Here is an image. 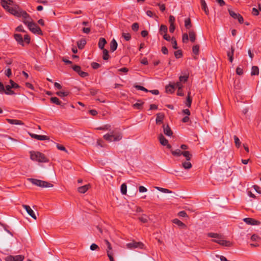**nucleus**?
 Returning <instances> with one entry per match:
<instances>
[{
	"instance_id": "obj_14",
	"label": "nucleus",
	"mask_w": 261,
	"mask_h": 261,
	"mask_svg": "<svg viewBox=\"0 0 261 261\" xmlns=\"http://www.w3.org/2000/svg\"><path fill=\"white\" fill-rule=\"evenodd\" d=\"M90 185L89 184L84 185L83 186L78 188L77 191L79 193L84 194L86 193L90 188Z\"/></svg>"
},
{
	"instance_id": "obj_23",
	"label": "nucleus",
	"mask_w": 261,
	"mask_h": 261,
	"mask_svg": "<svg viewBox=\"0 0 261 261\" xmlns=\"http://www.w3.org/2000/svg\"><path fill=\"white\" fill-rule=\"evenodd\" d=\"M189 38L192 42H194L196 40V34L193 30H190L189 32Z\"/></svg>"
},
{
	"instance_id": "obj_60",
	"label": "nucleus",
	"mask_w": 261,
	"mask_h": 261,
	"mask_svg": "<svg viewBox=\"0 0 261 261\" xmlns=\"http://www.w3.org/2000/svg\"><path fill=\"white\" fill-rule=\"evenodd\" d=\"M91 66L93 69H97L98 68L100 65L99 64L96 63V62H92L91 63Z\"/></svg>"
},
{
	"instance_id": "obj_24",
	"label": "nucleus",
	"mask_w": 261,
	"mask_h": 261,
	"mask_svg": "<svg viewBox=\"0 0 261 261\" xmlns=\"http://www.w3.org/2000/svg\"><path fill=\"white\" fill-rule=\"evenodd\" d=\"M107 254L108 257H109L110 261H115L114 258L113 257L114 255V251L113 250V249H111L110 250H107Z\"/></svg>"
},
{
	"instance_id": "obj_32",
	"label": "nucleus",
	"mask_w": 261,
	"mask_h": 261,
	"mask_svg": "<svg viewBox=\"0 0 261 261\" xmlns=\"http://www.w3.org/2000/svg\"><path fill=\"white\" fill-rule=\"evenodd\" d=\"M97 130H111V125L110 124H106L102 126H100L96 128Z\"/></svg>"
},
{
	"instance_id": "obj_16",
	"label": "nucleus",
	"mask_w": 261,
	"mask_h": 261,
	"mask_svg": "<svg viewBox=\"0 0 261 261\" xmlns=\"http://www.w3.org/2000/svg\"><path fill=\"white\" fill-rule=\"evenodd\" d=\"M220 245L225 247H230L231 246L232 244L229 241L224 240L223 239V237L222 238L220 242L219 243Z\"/></svg>"
},
{
	"instance_id": "obj_55",
	"label": "nucleus",
	"mask_w": 261,
	"mask_h": 261,
	"mask_svg": "<svg viewBox=\"0 0 261 261\" xmlns=\"http://www.w3.org/2000/svg\"><path fill=\"white\" fill-rule=\"evenodd\" d=\"M236 73L238 75H241L243 74V68L241 67H238L236 69Z\"/></svg>"
},
{
	"instance_id": "obj_48",
	"label": "nucleus",
	"mask_w": 261,
	"mask_h": 261,
	"mask_svg": "<svg viewBox=\"0 0 261 261\" xmlns=\"http://www.w3.org/2000/svg\"><path fill=\"white\" fill-rule=\"evenodd\" d=\"M171 42H172L173 48L175 49H177V42H176V39H175V38L174 37H172L171 38Z\"/></svg>"
},
{
	"instance_id": "obj_37",
	"label": "nucleus",
	"mask_w": 261,
	"mask_h": 261,
	"mask_svg": "<svg viewBox=\"0 0 261 261\" xmlns=\"http://www.w3.org/2000/svg\"><path fill=\"white\" fill-rule=\"evenodd\" d=\"M24 257L22 255L13 256V261H23Z\"/></svg>"
},
{
	"instance_id": "obj_17",
	"label": "nucleus",
	"mask_w": 261,
	"mask_h": 261,
	"mask_svg": "<svg viewBox=\"0 0 261 261\" xmlns=\"http://www.w3.org/2000/svg\"><path fill=\"white\" fill-rule=\"evenodd\" d=\"M159 139L160 143L163 145L166 146L168 143V141L164 137L162 134H160L159 136Z\"/></svg>"
},
{
	"instance_id": "obj_57",
	"label": "nucleus",
	"mask_w": 261,
	"mask_h": 261,
	"mask_svg": "<svg viewBox=\"0 0 261 261\" xmlns=\"http://www.w3.org/2000/svg\"><path fill=\"white\" fill-rule=\"evenodd\" d=\"M139 24L137 22H135L132 24V29L134 31H137L139 29Z\"/></svg>"
},
{
	"instance_id": "obj_61",
	"label": "nucleus",
	"mask_w": 261,
	"mask_h": 261,
	"mask_svg": "<svg viewBox=\"0 0 261 261\" xmlns=\"http://www.w3.org/2000/svg\"><path fill=\"white\" fill-rule=\"evenodd\" d=\"M90 248L91 250L93 251V250H95L98 249L99 247L97 245H96V244L93 243L91 245Z\"/></svg>"
},
{
	"instance_id": "obj_25",
	"label": "nucleus",
	"mask_w": 261,
	"mask_h": 261,
	"mask_svg": "<svg viewBox=\"0 0 261 261\" xmlns=\"http://www.w3.org/2000/svg\"><path fill=\"white\" fill-rule=\"evenodd\" d=\"M12 88L10 85L6 86V90L5 93L7 95H13L15 94L13 91L11 90Z\"/></svg>"
},
{
	"instance_id": "obj_41",
	"label": "nucleus",
	"mask_w": 261,
	"mask_h": 261,
	"mask_svg": "<svg viewBox=\"0 0 261 261\" xmlns=\"http://www.w3.org/2000/svg\"><path fill=\"white\" fill-rule=\"evenodd\" d=\"M233 138L236 147L238 148L240 147L241 142L239 138L237 136H234Z\"/></svg>"
},
{
	"instance_id": "obj_9",
	"label": "nucleus",
	"mask_w": 261,
	"mask_h": 261,
	"mask_svg": "<svg viewBox=\"0 0 261 261\" xmlns=\"http://www.w3.org/2000/svg\"><path fill=\"white\" fill-rule=\"evenodd\" d=\"M244 222L246 224L252 225H258L260 224V222L254 219L251 218H246L243 219Z\"/></svg>"
},
{
	"instance_id": "obj_18",
	"label": "nucleus",
	"mask_w": 261,
	"mask_h": 261,
	"mask_svg": "<svg viewBox=\"0 0 261 261\" xmlns=\"http://www.w3.org/2000/svg\"><path fill=\"white\" fill-rule=\"evenodd\" d=\"M200 3L202 10L204 11L205 13L207 15L208 14V9L205 0H200Z\"/></svg>"
},
{
	"instance_id": "obj_45",
	"label": "nucleus",
	"mask_w": 261,
	"mask_h": 261,
	"mask_svg": "<svg viewBox=\"0 0 261 261\" xmlns=\"http://www.w3.org/2000/svg\"><path fill=\"white\" fill-rule=\"evenodd\" d=\"M228 12L229 13V15L234 19H236L238 17V16L240 14L239 13H236L234 11L228 10Z\"/></svg>"
},
{
	"instance_id": "obj_39",
	"label": "nucleus",
	"mask_w": 261,
	"mask_h": 261,
	"mask_svg": "<svg viewBox=\"0 0 261 261\" xmlns=\"http://www.w3.org/2000/svg\"><path fill=\"white\" fill-rule=\"evenodd\" d=\"M102 50H103V51H102L103 52V55H102L103 59L105 60H108L109 58V55L108 51L106 49H103Z\"/></svg>"
},
{
	"instance_id": "obj_29",
	"label": "nucleus",
	"mask_w": 261,
	"mask_h": 261,
	"mask_svg": "<svg viewBox=\"0 0 261 261\" xmlns=\"http://www.w3.org/2000/svg\"><path fill=\"white\" fill-rule=\"evenodd\" d=\"M259 73V68L258 67L254 66L251 68V75H258Z\"/></svg>"
},
{
	"instance_id": "obj_51",
	"label": "nucleus",
	"mask_w": 261,
	"mask_h": 261,
	"mask_svg": "<svg viewBox=\"0 0 261 261\" xmlns=\"http://www.w3.org/2000/svg\"><path fill=\"white\" fill-rule=\"evenodd\" d=\"M104 242L106 244V245H107V249H106V251L107 250H110L111 249H112V247L111 246V243L108 241V240H104Z\"/></svg>"
},
{
	"instance_id": "obj_2",
	"label": "nucleus",
	"mask_w": 261,
	"mask_h": 261,
	"mask_svg": "<svg viewBox=\"0 0 261 261\" xmlns=\"http://www.w3.org/2000/svg\"><path fill=\"white\" fill-rule=\"evenodd\" d=\"M1 3L3 7L10 13L16 17H19V14L21 9H20L18 6H15L14 7H11L8 6V2L5 0H1Z\"/></svg>"
},
{
	"instance_id": "obj_21",
	"label": "nucleus",
	"mask_w": 261,
	"mask_h": 261,
	"mask_svg": "<svg viewBox=\"0 0 261 261\" xmlns=\"http://www.w3.org/2000/svg\"><path fill=\"white\" fill-rule=\"evenodd\" d=\"M190 93H191L190 92H189L188 93V96L187 97L186 101L185 102V105L188 108H190L191 107L192 101V98L190 96Z\"/></svg>"
},
{
	"instance_id": "obj_33",
	"label": "nucleus",
	"mask_w": 261,
	"mask_h": 261,
	"mask_svg": "<svg viewBox=\"0 0 261 261\" xmlns=\"http://www.w3.org/2000/svg\"><path fill=\"white\" fill-rule=\"evenodd\" d=\"M120 190H121V193H122V194H123V195H126V193H127V186H126V185L125 183L122 184L121 185Z\"/></svg>"
},
{
	"instance_id": "obj_50",
	"label": "nucleus",
	"mask_w": 261,
	"mask_h": 261,
	"mask_svg": "<svg viewBox=\"0 0 261 261\" xmlns=\"http://www.w3.org/2000/svg\"><path fill=\"white\" fill-rule=\"evenodd\" d=\"M10 86L12 88H18L19 87V85L15 83L13 81L11 80L10 81Z\"/></svg>"
},
{
	"instance_id": "obj_40",
	"label": "nucleus",
	"mask_w": 261,
	"mask_h": 261,
	"mask_svg": "<svg viewBox=\"0 0 261 261\" xmlns=\"http://www.w3.org/2000/svg\"><path fill=\"white\" fill-rule=\"evenodd\" d=\"M173 222L174 224H176L178 225L179 226H181V227H185L186 226V225H185V224L184 223H183L181 221H180V220H179L177 219H173Z\"/></svg>"
},
{
	"instance_id": "obj_13",
	"label": "nucleus",
	"mask_w": 261,
	"mask_h": 261,
	"mask_svg": "<svg viewBox=\"0 0 261 261\" xmlns=\"http://www.w3.org/2000/svg\"><path fill=\"white\" fill-rule=\"evenodd\" d=\"M14 37L16 41L22 46H24L23 39L21 35L19 34H15L14 35Z\"/></svg>"
},
{
	"instance_id": "obj_7",
	"label": "nucleus",
	"mask_w": 261,
	"mask_h": 261,
	"mask_svg": "<svg viewBox=\"0 0 261 261\" xmlns=\"http://www.w3.org/2000/svg\"><path fill=\"white\" fill-rule=\"evenodd\" d=\"M22 207L26 210L28 214L34 219L36 220L37 217L34 212V211L31 208V207L28 205L23 204L22 205Z\"/></svg>"
},
{
	"instance_id": "obj_38",
	"label": "nucleus",
	"mask_w": 261,
	"mask_h": 261,
	"mask_svg": "<svg viewBox=\"0 0 261 261\" xmlns=\"http://www.w3.org/2000/svg\"><path fill=\"white\" fill-rule=\"evenodd\" d=\"M185 26L187 29H189L192 27L190 18H188L185 19Z\"/></svg>"
},
{
	"instance_id": "obj_5",
	"label": "nucleus",
	"mask_w": 261,
	"mask_h": 261,
	"mask_svg": "<svg viewBox=\"0 0 261 261\" xmlns=\"http://www.w3.org/2000/svg\"><path fill=\"white\" fill-rule=\"evenodd\" d=\"M25 24L27 25L29 29L33 33L39 35L42 34V32L40 28L32 21L31 22L25 21Z\"/></svg>"
},
{
	"instance_id": "obj_8",
	"label": "nucleus",
	"mask_w": 261,
	"mask_h": 261,
	"mask_svg": "<svg viewBox=\"0 0 261 261\" xmlns=\"http://www.w3.org/2000/svg\"><path fill=\"white\" fill-rule=\"evenodd\" d=\"M19 17H22L23 18V22L25 24V22H31L32 21V18L30 15L25 11L21 9L19 14Z\"/></svg>"
},
{
	"instance_id": "obj_52",
	"label": "nucleus",
	"mask_w": 261,
	"mask_h": 261,
	"mask_svg": "<svg viewBox=\"0 0 261 261\" xmlns=\"http://www.w3.org/2000/svg\"><path fill=\"white\" fill-rule=\"evenodd\" d=\"M156 189H157L159 191H161L164 193H171V191H169L168 189H164L163 188L160 187H155Z\"/></svg>"
},
{
	"instance_id": "obj_35",
	"label": "nucleus",
	"mask_w": 261,
	"mask_h": 261,
	"mask_svg": "<svg viewBox=\"0 0 261 261\" xmlns=\"http://www.w3.org/2000/svg\"><path fill=\"white\" fill-rule=\"evenodd\" d=\"M139 220L143 223H146L148 220V217L146 215H142L139 217Z\"/></svg>"
},
{
	"instance_id": "obj_27",
	"label": "nucleus",
	"mask_w": 261,
	"mask_h": 261,
	"mask_svg": "<svg viewBox=\"0 0 261 261\" xmlns=\"http://www.w3.org/2000/svg\"><path fill=\"white\" fill-rule=\"evenodd\" d=\"M174 86L173 85H169L166 86V91L167 93H172L174 91Z\"/></svg>"
},
{
	"instance_id": "obj_1",
	"label": "nucleus",
	"mask_w": 261,
	"mask_h": 261,
	"mask_svg": "<svg viewBox=\"0 0 261 261\" xmlns=\"http://www.w3.org/2000/svg\"><path fill=\"white\" fill-rule=\"evenodd\" d=\"M103 137L105 140L108 142H117L122 139V134L121 132L115 129L104 135Z\"/></svg>"
},
{
	"instance_id": "obj_4",
	"label": "nucleus",
	"mask_w": 261,
	"mask_h": 261,
	"mask_svg": "<svg viewBox=\"0 0 261 261\" xmlns=\"http://www.w3.org/2000/svg\"><path fill=\"white\" fill-rule=\"evenodd\" d=\"M29 180L30 181L32 184L41 188H51L53 187V185L52 184L46 181L35 178H29Z\"/></svg>"
},
{
	"instance_id": "obj_26",
	"label": "nucleus",
	"mask_w": 261,
	"mask_h": 261,
	"mask_svg": "<svg viewBox=\"0 0 261 261\" xmlns=\"http://www.w3.org/2000/svg\"><path fill=\"white\" fill-rule=\"evenodd\" d=\"M182 167L185 169H190L192 168V164L189 161L183 162L181 164Z\"/></svg>"
},
{
	"instance_id": "obj_28",
	"label": "nucleus",
	"mask_w": 261,
	"mask_h": 261,
	"mask_svg": "<svg viewBox=\"0 0 261 261\" xmlns=\"http://www.w3.org/2000/svg\"><path fill=\"white\" fill-rule=\"evenodd\" d=\"M187 161H190L192 158V154L188 151H183L182 154Z\"/></svg>"
},
{
	"instance_id": "obj_20",
	"label": "nucleus",
	"mask_w": 261,
	"mask_h": 261,
	"mask_svg": "<svg viewBox=\"0 0 261 261\" xmlns=\"http://www.w3.org/2000/svg\"><path fill=\"white\" fill-rule=\"evenodd\" d=\"M164 118V115L162 113H158L156 115V124H160L162 122Z\"/></svg>"
},
{
	"instance_id": "obj_46",
	"label": "nucleus",
	"mask_w": 261,
	"mask_h": 261,
	"mask_svg": "<svg viewBox=\"0 0 261 261\" xmlns=\"http://www.w3.org/2000/svg\"><path fill=\"white\" fill-rule=\"evenodd\" d=\"M188 75H181L179 77V82H186L188 79Z\"/></svg>"
},
{
	"instance_id": "obj_64",
	"label": "nucleus",
	"mask_w": 261,
	"mask_h": 261,
	"mask_svg": "<svg viewBox=\"0 0 261 261\" xmlns=\"http://www.w3.org/2000/svg\"><path fill=\"white\" fill-rule=\"evenodd\" d=\"M253 188L256 192L261 194V188L257 185L253 186Z\"/></svg>"
},
{
	"instance_id": "obj_12",
	"label": "nucleus",
	"mask_w": 261,
	"mask_h": 261,
	"mask_svg": "<svg viewBox=\"0 0 261 261\" xmlns=\"http://www.w3.org/2000/svg\"><path fill=\"white\" fill-rule=\"evenodd\" d=\"M7 121L8 122L11 124H14V125H23L24 123L19 120L17 119H7Z\"/></svg>"
},
{
	"instance_id": "obj_19",
	"label": "nucleus",
	"mask_w": 261,
	"mask_h": 261,
	"mask_svg": "<svg viewBox=\"0 0 261 261\" xmlns=\"http://www.w3.org/2000/svg\"><path fill=\"white\" fill-rule=\"evenodd\" d=\"M117 47V43L115 39H113L110 43V49L111 51H114Z\"/></svg>"
},
{
	"instance_id": "obj_54",
	"label": "nucleus",
	"mask_w": 261,
	"mask_h": 261,
	"mask_svg": "<svg viewBox=\"0 0 261 261\" xmlns=\"http://www.w3.org/2000/svg\"><path fill=\"white\" fill-rule=\"evenodd\" d=\"M189 40V36L187 33H184L182 35V40L184 43H187Z\"/></svg>"
},
{
	"instance_id": "obj_3",
	"label": "nucleus",
	"mask_w": 261,
	"mask_h": 261,
	"mask_svg": "<svg viewBox=\"0 0 261 261\" xmlns=\"http://www.w3.org/2000/svg\"><path fill=\"white\" fill-rule=\"evenodd\" d=\"M31 159L39 163H47L49 161L44 154L35 151H31L30 152Z\"/></svg>"
},
{
	"instance_id": "obj_56",
	"label": "nucleus",
	"mask_w": 261,
	"mask_h": 261,
	"mask_svg": "<svg viewBox=\"0 0 261 261\" xmlns=\"http://www.w3.org/2000/svg\"><path fill=\"white\" fill-rule=\"evenodd\" d=\"M56 146L59 150L65 151L66 152H68V151L64 146L57 144Z\"/></svg>"
},
{
	"instance_id": "obj_42",
	"label": "nucleus",
	"mask_w": 261,
	"mask_h": 261,
	"mask_svg": "<svg viewBox=\"0 0 261 261\" xmlns=\"http://www.w3.org/2000/svg\"><path fill=\"white\" fill-rule=\"evenodd\" d=\"M56 94L58 96L62 97L67 96L69 94V92L64 91H58L56 92Z\"/></svg>"
},
{
	"instance_id": "obj_15",
	"label": "nucleus",
	"mask_w": 261,
	"mask_h": 261,
	"mask_svg": "<svg viewBox=\"0 0 261 261\" xmlns=\"http://www.w3.org/2000/svg\"><path fill=\"white\" fill-rule=\"evenodd\" d=\"M106 43L107 41L105 38H100L98 43V47L101 49H103L104 46Z\"/></svg>"
},
{
	"instance_id": "obj_58",
	"label": "nucleus",
	"mask_w": 261,
	"mask_h": 261,
	"mask_svg": "<svg viewBox=\"0 0 261 261\" xmlns=\"http://www.w3.org/2000/svg\"><path fill=\"white\" fill-rule=\"evenodd\" d=\"M23 43L25 42L27 44H29L30 42V37L28 35H25L24 36Z\"/></svg>"
},
{
	"instance_id": "obj_30",
	"label": "nucleus",
	"mask_w": 261,
	"mask_h": 261,
	"mask_svg": "<svg viewBox=\"0 0 261 261\" xmlns=\"http://www.w3.org/2000/svg\"><path fill=\"white\" fill-rule=\"evenodd\" d=\"M183 151L179 149H177L175 150H171V153L174 156H179L182 153Z\"/></svg>"
},
{
	"instance_id": "obj_59",
	"label": "nucleus",
	"mask_w": 261,
	"mask_h": 261,
	"mask_svg": "<svg viewBox=\"0 0 261 261\" xmlns=\"http://www.w3.org/2000/svg\"><path fill=\"white\" fill-rule=\"evenodd\" d=\"M174 88H178V89H182V85L181 84L180 82H178L174 85Z\"/></svg>"
},
{
	"instance_id": "obj_43",
	"label": "nucleus",
	"mask_w": 261,
	"mask_h": 261,
	"mask_svg": "<svg viewBox=\"0 0 261 261\" xmlns=\"http://www.w3.org/2000/svg\"><path fill=\"white\" fill-rule=\"evenodd\" d=\"M207 236L214 239L220 238V234L217 233L210 232L207 234Z\"/></svg>"
},
{
	"instance_id": "obj_47",
	"label": "nucleus",
	"mask_w": 261,
	"mask_h": 261,
	"mask_svg": "<svg viewBox=\"0 0 261 261\" xmlns=\"http://www.w3.org/2000/svg\"><path fill=\"white\" fill-rule=\"evenodd\" d=\"M122 37L124 38V39L126 41H128L131 38V35L129 33H122Z\"/></svg>"
},
{
	"instance_id": "obj_36",
	"label": "nucleus",
	"mask_w": 261,
	"mask_h": 261,
	"mask_svg": "<svg viewBox=\"0 0 261 261\" xmlns=\"http://www.w3.org/2000/svg\"><path fill=\"white\" fill-rule=\"evenodd\" d=\"M251 240L253 242H259L261 240V238L257 234H253L251 237Z\"/></svg>"
},
{
	"instance_id": "obj_62",
	"label": "nucleus",
	"mask_w": 261,
	"mask_h": 261,
	"mask_svg": "<svg viewBox=\"0 0 261 261\" xmlns=\"http://www.w3.org/2000/svg\"><path fill=\"white\" fill-rule=\"evenodd\" d=\"M74 71L77 72L78 73L81 71V67L77 65H75L72 67Z\"/></svg>"
},
{
	"instance_id": "obj_31",
	"label": "nucleus",
	"mask_w": 261,
	"mask_h": 261,
	"mask_svg": "<svg viewBox=\"0 0 261 261\" xmlns=\"http://www.w3.org/2000/svg\"><path fill=\"white\" fill-rule=\"evenodd\" d=\"M167 27L165 25L162 24L160 29V33L161 35H163L167 32Z\"/></svg>"
},
{
	"instance_id": "obj_10",
	"label": "nucleus",
	"mask_w": 261,
	"mask_h": 261,
	"mask_svg": "<svg viewBox=\"0 0 261 261\" xmlns=\"http://www.w3.org/2000/svg\"><path fill=\"white\" fill-rule=\"evenodd\" d=\"M30 135L32 138L38 140H46L49 139L48 137L45 135H39L35 134H30Z\"/></svg>"
},
{
	"instance_id": "obj_63",
	"label": "nucleus",
	"mask_w": 261,
	"mask_h": 261,
	"mask_svg": "<svg viewBox=\"0 0 261 261\" xmlns=\"http://www.w3.org/2000/svg\"><path fill=\"white\" fill-rule=\"evenodd\" d=\"M5 261H13V256L8 255L4 258Z\"/></svg>"
},
{
	"instance_id": "obj_22",
	"label": "nucleus",
	"mask_w": 261,
	"mask_h": 261,
	"mask_svg": "<svg viewBox=\"0 0 261 261\" xmlns=\"http://www.w3.org/2000/svg\"><path fill=\"white\" fill-rule=\"evenodd\" d=\"M86 43V41L84 39H82L77 42V45L79 49H83Z\"/></svg>"
},
{
	"instance_id": "obj_53",
	"label": "nucleus",
	"mask_w": 261,
	"mask_h": 261,
	"mask_svg": "<svg viewBox=\"0 0 261 261\" xmlns=\"http://www.w3.org/2000/svg\"><path fill=\"white\" fill-rule=\"evenodd\" d=\"M182 55V52L180 50H178L174 52V56L177 59L181 58Z\"/></svg>"
},
{
	"instance_id": "obj_49",
	"label": "nucleus",
	"mask_w": 261,
	"mask_h": 261,
	"mask_svg": "<svg viewBox=\"0 0 261 261\" xmlns=\"http://www.w3.org/2000/svg\"><path fill=\"white\" fill-rule=\"evenodd\" d=\"M134 87L137 89V90H142V91H145L146 92H148L149 91L146 89L145 88H144V87L143 86H139V85H135Z\"/></svg>"
},
{
	"instance_id": "obj_6",
	"label": "nucleus",
	"mask_w": 261,
	"mask_h": 261,
	"mask_svg": "<svg viewBox=\"0 0 261 261\" xmlns=\"http://www.w3.org/2000/svg\"><path fill=\"white\" fill-rule=\"evenodd\" d=\"M126 248L129 249H134L136 248L142 249L144 245L142 243L139 242L132 241L126 244Z\"/></svg>"
},
{
	"instance_id": "obj_44",
	"label": "nucleus",
	"mask_w": 261,
	"mask_h": 261,
	"mask_svg": "<svg viewBox=\"0 0 261 261\" xmlns=\"http://www.w3.org/2000/svg\"><path fill=\"white\" fill-rule=\"evenodd\" d=\"M199 45H195L193 46L192 51L194 54L198 55L199 54Z\"/></svg>"
},
{
	"instance_id": "obj_11",
	"label": "nucleus",
	"mask_w": 261,
	"mask_h": 261,
	"mask_svg": "<svg viewBox=\"0 0 261 261\" xmlns=\"http://www.w3.org/2000/svg\"><path fill=\"white\" fill-rule=\"evenodd\" d=\"M164 133L167 136H171L173 134L172 131L169 127L168 125H165V124L163 126Z\"/></svg>"
},
{
	"instance_id": "obj_34",
	"label": "nucleus",
	"mask_w": 261,
	"mask_h": 261,
	"mask_svg": "<svg viewBox=\"0 0 261 261\" xmlns=\"http://www.w3.org/2000/svg\"><path fill=\"white\" fill-rule=\"evenodd\" d=\"M50 101L52 103H55L57 105H61V101H60L58 98L57 97H52L50 98Z\"/></svg>"
}]
</instances>
